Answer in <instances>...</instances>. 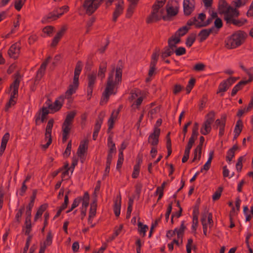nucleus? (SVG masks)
Here are the masks:
<instances>
[{
    "label": "nucleus",
    "mask_w": 253,
    "mask_h": 253,
    "mask_svg": "<svg viewBox=\"0 0 253 253\" xmlns=\"http://www.w3.org/2000/svg\"><path fill=\"white\" fill-rule=\"evenodd\" d=\"M108 147H109V153L115 154L116 152V149L115 144L112 141V138L109 137L108 139Z\"/></svg>",
    "instance_id": "33"
},
{
    "label": "nucleus",
    "mask_w": 253,
    "mask_h": 253,
    "mask_svg": "<svg viewBox=\"0 0 253 253\" xmlns=\"http://www.w3.org/2000/svg\"><path fill=\"white\" fill-rule=\"evenodd\" d=\"M159 56V54L157 52L154 53L152 56V62L151 65H155L156 63L158 58Z\"/></svg>",
    "instance_id": "62"
},
{
    "label": "nucleus",
    "mask_w": 253,
    "mask_h": 253,
    "mask_svg": "<svg viewBox=\"0 0 253 253\" xmlns=\"http://www.w3.org/2000/svg\"><path fill=\"white\" fill-rule=\"evenodd\" d=\"M82 66L81 64V63L79 62L76 67L75 70V74H80L81 71L82 70Z\"/></svg>",
    "instance_id": "60"
},
{
    "label": "nucleus",
    "mask_w": 253,
    "mask_h": 253,
    "mask_svg": "<svg viewBox=\"0 0 253 253\" xmlns=\"http://www.w3.org/2000/svg\"><path fill=\"white\" fill-rule=\"evenodd\" d=\"M228 84H227L226 81H224L221 83L219 86V92H225L228 88Z\"/></svg>",
    "instance_id": "45"
},
{
    "label": "nucleus",
    "mask_w": 253,
    "mask_h": 253,
    "mask_svg": "<svg viewBox=\"0 0 253 253\" xmlns=\"http://www.w3.org/2000/svg\"><path fill=\"white\" fill-rule=\"evenodd\" d=\"M68 10L67 6H64L62 7L57 9L54 11L53 13H51L48 16H46L42 20V23L47 21L48 20H55L61 16L64 12Z\"/></svg>",
    "instance_id": "9"
},
{
    "label": "nucleus",
    "mask_w": 253,
    "mask_h": 253,
    "mask_svg": "<svg viewBox=\"0 0 253 253\" xmlns=\"http://www.w3.org/2000/svg\"><path fill=\"white\" fill-rule=\"evenodd\" d=\"M120 201L121 199L120 198ZM114 211L115 215L117 216H119L120 214L121 211V201H116L114 205Z\"/></svg>",
    "instance_id": "34"
},
{
    "label": "nucleus",
    "mask_w": 253,
    "mask_h": 253,
    "mask_svg": "<svg viewBox=\"0 0 253 253\" xmlns=\"http://www.w3.org/2000/svg\"><path fill=\"white\" fill-rule=\"evenodd\" d=\"M119 113V111H114L108 120V126L109 129H111L113 127L114 121L116 120L118 115Z\"/></svg>",
    "instance_id": "27"
},
{
    "label": "nucleus",
    "mask_w": 253,
    "mask_h": 253,
    "mask_svg": "<svg viewBox=\"0 0 253 253\" xmlns=\"http://www.w3.org/2000/svg\"><path fill=\"white\" fill-rule=\"evenodd\" d=\"M122 69L121 63L119 64L116 68L114 66H112V70L109 74L106 87L103 94L101 101L102 104L107 102L111 94L115 93V87L122 80Z\"/></svg>",
    "instance_id": "1"
},
{
    "label": "nucleus",
    "mask_w": 253,
    "mask_h": 253,
    "mask_svg": "<svg viewBox=\"0 0 253 253\" xmlns=\"http://www.w3.org/2000/svg\"><path fill=\"white\" fill-rule=\"evenodd\" d=\"M197 136H196L195 135H193V134H192V136L189 139L188 145L187 147H188L189 148H192L193 144L195 142V139L197 138Z\"/></svg>",
    "instance_id": "55"
},
{
    "label": "nucleus",
    "mask_w": 253,
    "mask_h": 253,
    "mask_svg": "<svg viewBox=\"0 0 253 253\" xmlns=\"http://www.w3.org/2000/svg\"><path fill=\"white\" fill-rule=\"evenodd\" d=\"M214 26L217 28H221L222 27V22L220 18H217L215 20V21H214Z\"/></svg>",
    "instance_id": "61"
},
{
    "label": "nucleus",
    "mask_w": 253,
    "mask_h": 253,
    "mask_svg": "<svg viewBox=\"0 0 253 253\" xmlns=\"http://www.w3.org/2000/svg\"><path fill=\"white\" fill-rule=\"evenodd\" d=\"M138 228L139 229V232L140 234H143V236L145 235L147 230L148 229V227L147 225H143L142 223L139 222Z\"/></svg>",
    "instance_id": "36"
},
{
    "label": "nucleus",
    "mask_w": 253,
    "mask_h": 253,
    "mask_svg": "<svg viewBox=\"0 0 253 253\" xmlns=\"http://www.w3.org/2000/svg\"><path fill=\"white\" fill-rule=\"evenodd\" d=\"M75 114V112H72L69 113L66 117L64 123H66V124L69 123L72 124V121L74 118Z\"/></svg>",
    "instance_id": "41"
},
{
    "label": "nucleus",
    "mask_w": 253,
    "mask_h": 253,
    "mask_svg": "<svg viewBox=\"0 0 253 253\" xmlns=\"http://www.w3.org/2000/svg\"><path fill=\"white\" fill-rule=\"evenodd\" d=\"M160 132V130L159 129H155L154 132L149 137V143L153 146L156 145L158 144Z\"/></svg>",
    "instance_id": "15"
},
{
    "label": "nucleus",
    "mask_w": 253,
    "mask_h": 253,
    "mask_svg": "<svg viewBox=\"0 0 253 253\" xmlns=\"http://www.w3.org/2000/svg\"><path fill=\"white\" fill-rule=\"evenodd\" d=\"M222 191V188H219L217 191H216L212 196V199L213 200H216L219 198L221 196V193Z\"/></svg>",
    "instance_id": "53"
},
{
    "label": "nucleus",
    "mask_w": 253,
    "mask_h": 253,
    "mask_svg": "<svg viewBox=\"0 0 253 253\" xmlns=\"http://www.w3.org/2000/svg\"><path fill=\"white\" fill-rule=\"evenodd\" d=\"M249 81H242L239 82L237 84H236L232 89L231 92V95L234 96L236 94L237 92L241 88V86L243 85L246 84L247 83L249 82Z\"/></svg>",
    "instance_id": "32"
},
{
    "label": "nucleus",
    "mask_w": 253,
    "mask_h": 253,
    "mask_svg": "<svg viewBox=\"0 0 253 253\" xmlns=\"http://www.w3.org/2000/svg\"><path fill=\"white\" fill-rule=\"evenodd\" d=\"M212 19H213L211 17L209 18L207 21L203 22H200V24H197L198 26H200L201 27H206L211 23Z\"/></svg>",
    "instance_id": "52"
},
{
    "label": "nucleus",
    "mask_w": 253,
    "mask_h": 253,
    "mask_svg": "<svg viewBox=\"0 0 253 253\" xmlns=\"http://www.w3.org/2000/svg\"><path fill=\"white\" fill-rule=\"evenodd\" d=\"M104 0H85L83 7L89 15L93 13Z\"/></svg>",
    "instance_id": "8"
},
{
    "label": "nucleus",
    "mask_w": 253,
    "mask_h": 253,
    "mask_svg": "<svg viewBox=\"0 0 253 253\" xmlns=\"http://www.w3.org/2000/svg\"><path fill=\"white\" fill-rule=\"evenodd\" d=\"M143 99V96L141 92L138 90H135L132 91L129 98V100L131 104V110L135 111L136 109L139 108V106L142 103Z\"/></svg>",
    "instance_id": "7"
},
{
    "label": "nucleus",
    "mask_w": 253,
    "mask_h": 253,
    "mask_svg": "<svg viewBox=\"0 0 253 253\" xmlns=\"http://www.w3.org/2000/svg\"><path fill=\"white\" fill-rule=\"evenodd\" d=\"M71 124L69 123H64L63 124L62 126V131H63V134H62V140L64 142H65L68 137V135L70 132V129H71Z\"/></svg>",
    "instance_id": "16"
},
{
    "label": "nucleus",
    "mask_w": 253,
    "mask_h": 253,
    "mask_svg": "<svg viewBox=\"0 0 253 253\" xmlns=\"http://www.w3.org/2000/svg\"><path fill=\"white\" fill-rule=\"evenodd\" d=\"M20 52V46L18 43L13 44L10 47L8 51V54L11 57L16 58L18 57Z\"/></svg>",
    "instance_id": "14"
},
{
    "label": "nucleus",
    "mask_w": 253,
    "mask_h": 253,
    "mask_svg": "<svg viewBox=\"0 0 253 253\" xmlns=\"http://www.w3.org/2000/svg\"><path fill=\"white\" fill-rule=\"evenodd\" d=\"M213 28L209 29H203L199 34V36L200 37L201 41L205 40L212 31Z\"/></svg>",
    "instance_id": "28"
},
{
    "label": "nucleus",
    "mask_w": 253,
    "mask_h": 253,
    "mask_svg": "<svg viewBox=\"0 0 253 253\" xmlns=\"http://www.w3.org/2000/svg\"><path fill=\"white\" fill-rule=\"evenodd\" d=\"M87 141H83L81 142L77 152L78 157L80 158L81 161L83 163L85 159V154L87 149Z\"/></svg>",
    "instance_id": "10"
},
{
    "label": "nucleus",
    "mask_w": 253,
    "mask_h": 253,
    "mask_svg": "<svg viewBox=\"0 0 253 253\" xmlns=\"http://www.w3.org/2000/svg\"><path fill=\"white\" fill-rule=\"evenodd\" d=\"M240 67L244 70L249 75V81H251L253 79V76L252 73H253V68H251L249 70L246 69L242 64L240 65Z\"/></svg>",
    "instance_id": "39"
},
{
    "label": "nucleus",
    "mask_w": 253,
    "mask_h": 253,
    "mask_svg": "<svg viewBox=\"0 0 253 253\" xmlns=\"http://www.w3.org/2000/svg\"><path fill=\"white\" fill-rule=\"evenodd\" d=\"M188 30V28L186 26H184L179 29L176 32L175 35L169 39V48L162 53V57L163 58L169 56L174 52L176 44L180 42V37L183 36Z\"/></svg>",
    "instance_id": "4"
},
{
    "label": "nucleus",
    "mask_w": 253,
    "mask_h": 253,
    "mask_svg": "<svg viewBox=\"0 0 253 253\" xmlns=\"http://www.w3.org/2000/svg\"><path fill=\"white\" fill-rule=\"evenodd\" d=\"M124 1L123 0H118L116 3V9L113 13V20L116 21L118 16L122 13L124 7Z\"/></svg>",
    "instance_id": "12"
},
{
    "label": "nucleus",
    "mask_w": 253,
    "mask_h": 253,
    "mask_svg": "<svg viewBox=\"0 0 253 253\" xmlns=\"http://www.w3.org/2000/svg\"><path fill=\"white\" fill-rule=\"evenodd\" d=\"M175 52L177 55H181L185 52V49L183 47H180L175 50Z\"/></svg>",
    "instance_id": "59"
},
{
    "label": "nucleus",
    "mask_w": 253,
    "mask_h": 253,
    "mask_svg": "<svg viewBox=\"0 0 253 253\" xmlns=\"http://www.w3.org/2000/svg\"><path fill=\"white\" fill-rule=\"evenodd\" d=\"M183 10L186 15H189L194 8V0H184L183 3Z\"/></svg>",
    "instance_id": "11"
},
{
    "label": "nucleus",
    "mask_w": 253,
    "mask_h": 253,
    "mask_svg": "<svg viewBox=\"0 0 253 253\" xmlns=\"http://www.w3.org/2000/svg\"><path fill=\"white\" fill-rule=\"evenodd\" d=\"M248 0H237L233 1V5L236 8H239L245 4Z\"/></svg>",
    "instance_id": "43"
},
{
    "label": "nucleus",
    "mask_w": 253,
    "mask_h": 253,
    "mask_svg": "<svg viewBox=\"0 0 253 253\" xmlns=\"http://www.w3.org/2000/svg\"><path fill=\"white\" fill-rule=\"evenodd\" d=\"M52 241V235L50 232H49L47 235L45 241L42 244L45 245V247L49 246L51 244Z\"/></svg>",
    "instance_id": "44"
},
{
    "label": "nucleus",
    "mask_w": 253,
    "mask_h": 253,
    "mask_svg": "<svg viewBox=\"0 0 253 253\" xmlns=\"http://www.w3.org/2000/svg\"><path fill=\"white\" fill-rule=\"evenodd\" d=\"M78 88V86L70 84L68 89L66 91L64 96L60 97L57 100H56L53 104H50L49 102L47 103L48 108L46 107H43L42 110V113L41 117L40 114L37 117L36 122L38 120H41L42 122H43L45 119L46 115L49 113V109L51 112H55L60 109L62 105V103L64 98H66L69 101H72L71 95L76 92V89Z\"/></svg>",
    "instance_id": "2"
},
{
    "label": "nucleus",
    "mask_w": 253,
    "mask_h": 253,
    "mask_svg": "<svg viewBox=\"0 0 253 253\" xmlns=\"http://www.w3.org/2000/svg\"><path fill=\"white\" fill-rule=\"evenodd\" d=\"M213 156V151H211L209 153V157L208 161L205 163V164L204 165L203 167L201 169V171L202 172L203 170H208L210 167L211 166V162Z\"/></svg>",
    "instance_id": "29"
},
{
    "label": "nucleus",
    "mask_w": 253,
    "mask_h": 253,
    "mask_svg": "<svg viewBox=\"0 0 253 253\" xmlns=\"http://www.w3.org/2000/svg\"><path fill=\"white\" fill-rule=\"evenodd\" d=\"M213 122V119L212 117L208 118L206 121L201 129V132L203 134L206 135L210 132L211 130V124Z\"/></svg>",
    "instance_id": "13"
},
{
    "label": "nucleus",
    "mask_w": 253,
    "mask_h": 253,
    "mask_svg": "<svg viewBox=\"0 0 253 253\" xmlns=\"http://www.w3.org/2000/svg\"><path fill=\"white\" fill-rule=\"evenodd\" d=\"M235 153L233 152V149H230L228 151L227 156L226 157L227 161L230 163L232 161V159L234 157Z\"/></svg>",
    "instance_id": "47"
},
{
    "label": "nucleus",
    "mask_w": 253,
    "mask_h": 253,
    "mask_svg": "<svg viewBox=\"0 0 253 253\" xmlns=\"http://www.w3.org/2000/svg\"><path fill=\"white\" fill-rule=\"evenodd\" d=\"M123 152L122 151H121L119 153V158L118 160L117 167H116L117 169H119L121 168V165L123 163Z\"/></svg>",
    "instance_id": "50"
},
{
    "label": "nucleus",
    "mask_w": 253,
    "mask_h": 253,
    "mask_svg": "<svg viewBox=\"0 0 253 253\" xmlns=\"http://www.w3.org/2000/svg\"><path fill=\"white\" fill-rule=\"evenodd\" d=\"M218 10L220 13L224 15V19L227 23H232L237 26L243 24V22L236 19L239 15V12L225 0H220L219 1Z\"/></svg>",
    "instance_id": "3"
},
{
    "label": "nucleus",
    "mask_w": 253,
    "mask_h": 253,
    "mask_svg": "<svg viewBox=\"0 0 253 253\" xmlns=\"http://www.w3.org/2000/svg\"><path fill=\"white\" fill-rule=\"evenodd\" d=\"M195 82V80L194 79H191L189 82V84L186 87V90L187 91V93H189L191 90L192 89L193 86H194V84Z\"/></svg>",
    "instance_id": "48"
},
{
    "label": "nucleus",
    "mask_w": 253,
    "mask_h": 253,
    "mask_svg": "<svg viewBox=\"0 0 253 253\" xmlns=\"http://www.w3.org/2000/svg\"><path fill=\"white\" fill-rule=\"evenodd\" d=\"M81 202V200H79V199H76L72 205V207L71 208L70 210H69V211H67V212H70L71 211H72L74 209H75V208H76L77 206H78V205H79L80 203Z\"/></svg>",
    "instance_id": "56"
},
{
    "label": "nucleus",
    "mask_w": 253,
    "mask_h": 253,
    "mask_svg": "<svg viewBox=\"0 0 253 253\" xmlns=\"http://www.w3.org/2000/svg\"><path fill=\"white\" fill-rule=\"evenodd\" d=\"M9 134L8 133H6L2 137L1 140V143L0 147V156H1L4 151L7 142L9 139Z\"/></svg>",
    "instance_id": "22"
},
{
    "label": "nucleus",
    "mask_w": 253,
    "mask_h": 253,
    "mask_svg": "<svg viewBox=\"0 0 253 253\" xmlns=\"http://www.w3.org/2000/svg\"><path fill=\"white\" fill-rule=\"evenodd\" d=\"M15 98V97L10 96L9 101L6 105V109H8L9 107H10L11 106L14 105L15 104L16 102L15 100H14Z\"/></svg>",
    "instance_id": "63"
},
{
    "label": "nucleus",
    "mask_w": 253,
    "mask_h": 253,
    "mask_svg": "<svg viewBox=\"0 0 253 253\" xmlns=\"http://www.w3.org/2000/svg\"><path fill=\"white\" fill-rule=\"evenodd\" d=\"M192 133L193 135H195L196 136H198V124L196 123L194 124Z\"/></svg>",
    "instance_id": "64"
},
{
    "label": "nucleus",
    "mask_w": 253,
    "mask_h": 253,
    "mask_svg": "<svg viewBox=\"0 0 253 253\" xmlns=\"http://www.w3.org/2000/svg\"><path fill=\"white\" fill-rule=\"evenodd\" d=\"M201 221L203 225H204V223H205V225H207L209 224L211 225L212 222V214L210 213H204L202 215Z\"/></svg>",
    "instance_id": "23"
},
{
    "label": "nucleus",
    "mask_w": 253,
    "mask_h": 253,
    "mask_svg": "<svg viewBox=\"0 0 253 253\" xmlns=\"http://www.w3.org/2000/svg\"><path fill=\"white\" fill-rule=\"evenodd\" d=\"M19 84V81L18 79L15 80L14 83L11 85V95L10 96L15 97L18 93V89Z\"/></svg>",
    "instance_id": "20"
},
{
    "label": "nucleus",
    "mask_w": 253,
    "mask_h": 253,
    "mask_svg": "<svg viewBox=\"0 0 253 253\" xmlns=\"http://www.w3.org/2000/svg\"><path fill=\"white\" fill-rule=\"evenodd\" d=\"M25 0H15L14 6L17 10H20Z\"/></svg>",
    "instance_id": "42"
},
{
    "label": "nucleus",
    "mask_w": 253,
    "mask_h": 253,
    "mask_svg": "<svg viewBox=\"0 0 253 253\" xmlns=\"http://www.w3.org/2000/svg\"><path fill=\"white\" fill-rule=\"evenodd\" d=\"M88 85L87 87L93 88L96 79L95 73H91L88 75Z\"/></svg>",
    "instance_id": "25"
},
{
    "label": "nucleus",
    "mask_w": 253,
    "mask_h": 253,
    "mask_svg": "<svg viewBox=\"0 0 253 253\" xmlns=\"http://www.w3.org/2000/svg\"><path fill=\"white\" fill-rule=\"evenodd\" d=\"M184 229H185V226L184 225V224L182 223L180 226V227L179 229L175 228L174 229L175 233H176V234H177V237L178 238H180L181 237V236L184 232Z\"/></svg>",
    "instance_id": "37"
},
{
    "label": "nucleus",
    "mask_w": 253,
    "mask_h": 253,
    "mask_svg": "<svg viewBox=\"0 0 253 253\" xmlns=\"http://www.w3.org/2000/svg\"><path fill=\"white\" fill-rule=\"evenodd\" d=\"M9 134L8 133H6L2 137L1 140V143L0 147V156H1L4 151L7 142L9 139Z\"/></svg>",
    "instance_id": "21"
},
{
    "label": "nucleus",
    "mask_w": 253,
    "mask_h": 253,
    "mask_svg": "<svg viewBox=\"0 0 253 253\" xmlns=\"http://www.w3.org/2000/svg\"><path fill=\"white\" fill-rule=\"evenodd\" d=\"M95 201L91 205L89 217L93 218L96 214V205L95 204Z\"/></svg>",
    "instance_id": "38"
},
{
    "label": "nucleus",
    "mask_w": 253,
    "mask_h": 253,
    "mask_svg": "<svg viewBox=\"0 0 253 253\" xmlns=\"http://www.w3.org/2000/svg\"><path fill=\"white\" fill-rule=\"evenodd\" d=\"M71 147H72V144H71V142L70 141L68 143L67 148H66L65 151L64 153V156H65L66 157H68V156H69V155L70 154Z\"/></svg>",
    "instance_id": "57"
},
{
    "label": "nucleus",
    "mask_w": 253,
    "mask_h": 253,
    "mask_svg": "<svg viewBox=\"0 0 253 253\" xmlns=\"http://www.w3.org/2000/svg\"><path fill=\"white\" fill-rule=\"evenodd\" d=\"M43 32L47 35L50 36L53 32V28L51 26H47L43 28Z\"/></svg>",
    "instance_id": "54"
},
{
    "label": "nucleus",
    "mask_w": 253,
    "mask_h": 253,
    "mask_svg": "<svg viewBox=\"0 0 253 253\" xmlns=\"http://www.w3.org/2000/svg\"><path fill=\"white\" fill-rule=\"evenodd\" d=\"M245 37V34L241 31L235 33L226 41V46L228 48H234L240 45Z\"/></svg>",
    "instance_id": "6"
},
{
    "label": "nucleus",
    "mask_w": 253,
    "mask_h": 253,
    "mask_svg": "<svg viewBox=\"0 0 253 253\" xmlns=\"http://www.w3.org/2000/svg\"><path fill=\"white\" fill-rule=\"evenodd\" d=\"M166 0H157V3L153 7V11L151 15L147 19V22L150 23L159 20L162 17L164 19L166 16L164 15L165 10L163 8Z\"/></svg>",
    "instance_id": "5"
},
{
    "label": "nucleus",
    "mask_w": 253,
    "mask_h": 253,
    "mask_svg": "<svg viewBox=\"0 0 253 253\" xmlns=\"http://www.w3.org/2000/svg\"><path fill=\"white\" fill-rule=\"evenodd\" d=\"M197 24H200V22L198 21V20L196 19V18H194L192 20L189 21L187 23V24L189 26L194 25L196 27L200 28V26H198Z\"/></svg>",
    "instance_id": "58"
},
{
    "label": "nucleus",
    "mask_w": 253,
    "mask_h": 253,
    "mask_svg": "<svg viewBox=\"0 0 253 253\" xmlns=\"http://www.w3.org/2000/svg\"><path fill=\"white\" fill-rule=\"evenodd\" d=\"M241 127H242V126H241V122L239 121L237 122V123L236 125L235 130H234V133H236L237 134V135H239L242 130Z\"/></svg>",
    "instance_id": "51"
},
{
    "label": "nucleus",
    "mask_w": 253,
    "mask_h": 253,
    "mask_svg": "<svg viewBox=\"0 0 253 253\" xmlns=\"http://www.w3.org/2000/svg\"><path fill=\"white\" fill-rule=\"evenodd\" d=\"M50 59V57H49L46 61L43 62L41 66L40 69L38 70L37 72V80H40L42 77L43 76L44 71L46 68V65Z\"/></svg>",
    "instance_id": "24"
},
{
    "label": "nucleus",
    "mask_w": 253,
    "mask_h": 253,
    "mask_svg": "<svg viewBox=\"0 0 253 253\" xmlns=\"http://www.w3.org/2000/svg\"><path fill=\"white\" fill-rule=\"evenodd\" d=\"M215 124V125L216 126V127H219V135L220 136H222L224 133L225 126L224 122L221 121L220 120L217 119V120H216Z\"/></svg>",
    "instance_id": "31"
},
{
    "label": "nucleus",
    "mask_w": 253,
    "mask_h": 253,
    "mask_svg": "<svg viewBox=\"0 0 253 253\" xmlns=\"http://www.w3.org/2000/svg\"><path fill=\"white\" fill-rule=\"evenodd\" d=\"M195 40V36H191L187 38L186 44L187 46L190 47Z\"/></svg>",
    "instance_id": "49"
},
{
    "label": "nucleus",
    "mask_w": 253,
    "mask_h": 253,
    "mask_svg": "<svg viewBox=\"0 0 253 253\" xmlns=\"http://www.w3.org/2000/svg\"><path fill=\"white\" fill-rule=\"evenodd\" d=\"M106 67L105 64L104 66H100L99 71L98 73V76L101 79L105 77V73L106 72Z\"/></svg>",
    "instance_id": "40"
},
{
    "label": "nucleus",
    "mask_w": 253,
    "mask_h": 253,
    "mask_svg": "<svg viewBox=\"0 0 253 253\" xmlns=\"http://www.w3.org/2000/svg\"><path fill=\"white\" fill-rule=\"evenodd\" d=\"M65 30V29L64 28H63L60 30V31H59L57 33L56 35L55 36V37L54 38V39L52 41V42L51 43V46H56V45L62 36Z\"/></svg>",
    "instance_id": "26"
},
{
    "label": "nucleus",
    "mask_w": 253,
    "mask_h": 253,
    "mask_svg": "<svg viewBox=\"0 0 253 253\" xmlns=\"http://www.w3.org/2000/svg\"><path fill=\"white\" fill-rule=\"evenodd\" d=\"M53 120L52 119H50L48 122L46 127V131L45 133V137L46 138H48L51 136V130L53 126Z\"/></svg>",
    "instance_id": "30"
},
{
    "label": "nucleus",
    "mask_w": 253,
    "mask_h": 253,
    "mask_svg": "<svg viewBox=\"0 0 253 253\" xmlns=\"http://www.w3.org/2000/svg\"><path fill=\"white\" fill-rule=\"evenodd\" d=\"M139 167L140 166L139 164L135 165L134 166L133 171L132 175L133 178H135L138 176L139 173Z\"/></svg>",
    "instance_id": "46"
},
{
    "label": "nucleus",
    "mask_w": 253,
    "mask_h": 253,
    "mask_svg": "<svg viewBox=\"0 0 253 253\" xmlns=\"http://www.w3.org/2000/svg\"><path fill=\"white\" fill-rule=\"evenodd\" d=\"M36 196L34 194L31 197V201L29 204L28 206L27 207V210L26 211V214L27 215L26 217V222H27L28 221H30V218L31 216V210L34 206V203L35 199Z\"/></svg>",
    "instance_id": "17"
},
{
    "label": "nucleus",
    "mask_w": 253,
    "mask_h": 253,
    "mask_svg": "<svg viewBox=\"0 0 253 253\" xmlns=\"http://www.w3.org/2000/svg\"><path fill=\"white\" fill-rule=\"evenodd\" d=\"M205 139L203 136H201L200 138V144L197 146L196 148L194 151V158L193 161H194L197 159L198 156V159H200L201 156V149L203 142H204Z\"/></svg>",
    "instance_id": "18"
},
{
    "label": "nucleus",
    "mask_w": 253,
    "mask_h": 253,
    "mask_svg": "<svg viewBox=\"0 0 253 253\" xmlns=\"http://www.w3.org/2000/svg\"><path fill=\"white\" fill-rule=\"evenodd\" d=\"M166 12L168 16H172L177 14V9L174 8L172 6H169L167 8Z\"/></svg>",
    "instance_id": "35"
},
{
    "label": "nucleus",
    "mask_w": 253,
    "mask_h": 253,
    "mask_svg": "<svg viewBox=\"0 0 253 253\" xmlns=\"http://www.w3.org/2000/svg\"><path fill=\"white\" fill-rule=\"evenodd\" d=\"M128 1L129 2V5L127 10L126 16L127 17H129L132 14L138 0H128Z\"/></svg>",
    "instance_id": "19"
}]
</instances>
